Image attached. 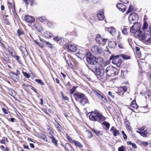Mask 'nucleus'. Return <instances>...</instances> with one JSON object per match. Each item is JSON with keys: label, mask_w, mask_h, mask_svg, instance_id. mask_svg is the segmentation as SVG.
Here are the masks:
<instances>
[{"label": "nucleus", "mask_w": 151, "mask_h": 151, "mask_svg": "<svg viewBox=\"0 0 151 151\" xmlns=\"http://www.w3.org/2000/svg\"><path fill=\"white\" fill-rule=\"evenodd\" d=\"M102 124L104 125L105 127L107 128L108 129L110 127V124L108 122L105 121Z\"/></svg>", "instance_id": "obj_30"}, {"label": "nucleus", "mask_w": 151, "mask_h": 151, "mask_svg": "<svg viewBox=\"0 0 151 151\" xmlns=\"http://www.w3.org/2000/svg\"><path fill=\"white\" fill-rule=\"evenodd\" d=\"M125 150V147L123 146H122L118 148L119 151H124Z\"/></svg>", "instance_id": "obj_41"}, {"label": "nucleus", "mask_w": 151, "mask_h": 151, "mask_svg": "<svg viewBox=\"0 0 151 151\" xmlns=\"http://www.w3.org/2000/svg\"><path fill=\"white\" fill-rule=\"evenodd\" d=\"M74 96L76 100V97L80 99H82L85 96L84 94L78 92L75 93L74 94Z\"/></svg>", "instance_id": "obj_14"}, {"label": "nucleus", "mask_w": 151, "mask_h": 151, "mask_svg": "<svg viewBox=\"0 0 151 151\" xmlns=\"http://www.w3.org/2000/svg\"><path fill=\"white\" fill-rule=\"evenodd\" d=\"M125 92L127 90V87L126 86H122L121 87Z\"/></svg>", "instance_id": "obj_51"}, {"label": "nucleus", "mask_w": 151, "mask_h": 151, "mask_svg": "<svg viewBox=\"0 0 151 151\" xmlns=\"http://www.w3.org/2000/svg\"><path fill=\"white\" fill-rule=\"evenodd\" d=\"M91 71L93 72L95 75L97 76H100V77L103 76L105 73L104 69L96 67H92L89 68Z\"/></svg>", "instance_id": "obj_4"}, {"label": "nucleus", "mask_w": 151, "mask_h": 151, "mask_svg": "<svg viewBox=\"0 0 151 151\" xmlns=\"http://www.w3.org/2000/svg\"><path fill=\"white\" fill-rule=\"evenodd\" d=\"M24 19L27 22L30 23L33 22L35 20L34 18L29 15L25 16L24 17Z\"/></svg>", "instance_id": "obj_10"}, {"label": "nucleus", "mask_w": 151, "mask_h": 151, "mask_svg": "<svg viewBox=\"0 0 151 151\" xmlns=\"http://www.w3.org/2000/svg\"><path fill=\"white\" fill-rule=\"evenodd\" d=\"M127 123L126 124V127L128 128V129H129V128L130 127V126L129 125V122L128 121V120H127Z\"/></svg>", "instance_id": "obj_50"}, {"label": "nucleus", "mask_w": 151, "mask_h": 151, "mask_svg": "<svg viewBox=\"0 0 151 151\" xmlns=\"http://www.w3.org/2000/svg\"><path fill=\"white\" fill-rule=\"evenodd\" d=\"M127 29L125 27H124L122 30V32L124 34H127Z\"/></svg>", "instance_id": "obj_47"}, {"label": "nucleus", "mask_w": 151, "mask_h": 151, "mask_svg": "<svg viewBox=\"0 0 151 151\" xmlns=\"http://www.w3.org/2000/svg\"><path fill=\"white\" fill-rule=\"evenodd\" d=\"M131 106L136 109H137L138 107V106L136 104L135 101H132L131 104Z\"/></svg>", "instance_id": "obj_26"}, {"label": "nucleus", "mask_w": 151, "mask_h": 151, "mask_svg": "<svg viewBox=\"0 0 151 151\" xmlns=\"http://www.w3.org/2000/svg\"><path fill=\"white\" fill-rule=\"evenodd\" d=\"M109 31L110 32L111 34H112L113 32H116V30L114 27H111L109 28Z\"/></svg>", "instance_id": "obj_28"}, {"label": "nucleus", "mask_w": 151, "mask_h": 151, "mask_svg": "<svg viewBox=\"0 0 151 151\" xmlns=\"http://www.w3.org/2000/svg\"><path fill=\"white\" fill-rule=\"evenodd\" d=\"M123 137L124 139L125 140H127V136L125 134H124L123 135Z\"/></svg>", "instance_id": "obj_64"}, {"label": "nucleus", "mask_w": 151, "mask_h": 151, "mask_svg": "<svg viewBox=\"0 0 151 151\" xmlns=\"http://www.w3.org/2000/svg\"><path fill=\"white\" fill-rule=\"evenodd\" d=\"M145 42L147 44H148L149 43L151 44V37L146 40H145Z\"/></svg>", "instance_id": "obj_46"}, {"label": "nucleus", "mask_w": 151, "mask_h": 151, "mask_svg": "<svg viewBox=\"0 0 151 151\" xmlns=\"http://www.w3.org/2000/svg\"><path fill=\"white\" fill-rule=\"evenodd\" d=\"M94 93L100 99L102 95H101V94H99L96 91H94Z\"/></svg>", "instance_id": "obj_40"}, {"label": "nucleus", "mask_w": 151, "mask_h": 151, "mask_svg": "<svg viewBox=\"0 0 151 151\" xmlns=\"http://www.w3.org/2000/svg\"><path fill=\"white\" fill-rule=\"evenodd\" d=\"M134 26H135L134 25H134L132 26L130 28V31L132 33H136V31H137V29H136V28L134 27Z\"/></svg>", "instance_id": "obj_27"}, {"label": "nucleus", "mask_w": 151, "mask_h": 151, "mask_svg": "<svg viewBox=\"0 0 151 151\" xmlns=\"http://www.w3.org/2000/svg\"><path fill=\"white\" fill-rule=\"evenodd\" d=\"M116 42L113 41H109L108 43L109 47L111 48H115L116 45Z\"/></svg>", "instance_id": "obj_15"}, {"label": "nucleus", "mask_w": 151, "mask_h": 151, "mask_svg": "<svg viewBox=\"0 0 151 151\" xmlns=\"http://www.w3.org/2000/svg\"><path fill=\"white\" fill-rule=\"evenodd\" d=\"M86 60L88 63L90 64L96 65V57L94 56L90 53L87 54Z\"/></svg>", "instance_id": "obj_7"}, {"label": "nucleus", "mask_w": 151, "mask_h": 151, "mask_svg": "<svg viewBox=\"0 0 151 151\" xmlns=\"http://www.w3.org/2000/svg\"><path fill=\"white\" fill-rule=\"evenodd\" d=\"M89 117L90 119L94 121H103L105 120V117L102 114L95 110L90 113Z\"/></svg>", "instance_id": "obj_1"}, {"label": "nucleus", "mask_w": 151, "mask_h": 151, "mask_svg": "<svg viewBox=\"0 0 151 151\" xmlns=\"http://www.w3.org/2000/svg\"><path fill=\"white\" fill-rule=\"evenodd\" d=\"M116 130V129L114 127L112 126L111 127V129L110 130V131L113 132L114 131H115Z\"/></svg>", "instance_id": "obj_57"}, {"label": "nucleus", "mask_w": 151, "mask_h": 151, "mask_svg": "<svg viewBox=\"0 0 151 151\" xmlns=\"http://www.w3.org/2000/svg\"><path fill=\"white\" fill-rule=\"evenodd\" d=\"M96 65H97L98 63L100 64L101 63H102L103 61V60L102 58L99 57L98 58H96Z\"/></svg>", "instance_id": "obj_21"}, {"label": "nucleus", "mask_w": 151, "mask_h": 151, "mask_svg": "<svg viewBox=\"0 0 151 151\" xmlns=\"http://www.w3.org/2000/svg\"><path fill=\"white\" fill-rule=\"evenodd\" d=\"M77 87V86H74L70 90V93L71 94H73L75 91Z\"/></svg>", "instance_id": "obj_31"}, {"label": "nucleus", "mask_w": 151, "mask_h": 151, "mask_svg": "<svg viewBox=\"0 0 151 151\" xmlns=\"http://www.w3.org/2000/svg\"><path fill=\"white\" fill-rule=\"evenodd\" d=\"M38 19L40 22H43L46 20V18L44 17H41L38 18Z\"/></svg>", "instance_id": "obj_37"}, {"label": "nucleus", "mask_w": 151, "mask_h": 151, "mask_svg": "<svg viewBox=\"0 0 151 151\" xmlns=\"http://www.w3.org/2000/svg\"><path fill=\"white\" fill-rule=\"evenodd\" d=\"M95 133L98 136L101 135V133H100V131L96 130Z\"/></svg>", "instance_id": "obj_54"}, {"label": "nucleus", "mask_w": 151, "mask_h": 151, "mask_svg": "<svg viewBox=\"0 0 151 151\" xmlns=\"http://www.w3.org/2000/svg\"><path fill=\"white\" fill-rule=\"evenodd\" d=\"M51 139H52V142L54 143L55 144L57 143V141L55 139V138L54 137H52L51 138H50Z\"/></svg>", "instance_id": "obj_45"}, {"label": "nucleus", "mask_w": 151, "mask_h": 151, "mask_svg": "<svg viewBox=\"0 0 151 151\" xmlns=\"http://www.w3.org/2000/svg\"><path fill=\"white\" fill-rule=\"evenodd\" d=\"M54 132L51 130H50L48 133V136L50 138L53 137Z\"/></svg>", "instance_id": "obj_38"}, {"label": "nucleus", "mask_w": 151, "mask_h": 151, "mask_svg": "<svg viewBox=\"0 0 151 151\" xmlns=\"http://www.w3.org/2000/svg\"><path fill=\"white\" fill-rule=\"evenodd\" d=\"M145 129V127H142L140 128H139L138 130L140 131H142L144 130Z\"/></svg>", "instance_id": "obj_58"}, {"label": "nucleus", "mask_w": 151, "mask_h": 151, "mask_svg": "<svg viewBox=\"0 0 151 151\" xmlns=\"http://www.w3.org/2000/svg\"><path fill=\"white\" fill-rule=\"evenodd\" d=\"M12 56L15 58V59L20 64L21 63V62L19 59V56L15 55V54H14V55H13Z\"/></svg>", "instance_id": "obj_29"}, {"label": "nucleus", "mask_w": 151, "mask_h": 151, "mask_svg": "<svg viewBox=\"0 0 151 151\" xmlns=\"http://www.w3.org/2000/svg\"><path fill=\"white\" fill-rule=\"evenodd\" d=\"M148 26V24L147 23V22H145L144 23L143 26L142 28V29L144 30L145 29L147 28Z\"/></svg>", "instance_id": "obj_42"}, {"label": "nucleus", "mask_w": 151, "mask_h": 151, "mask_svg": "<svg viewBox=\"0 0 151 151\" xmlns=\"http://www.w3.org/2000/svg\"><path fill=\"white\" fill-rule=\"evenodd\" d=\"M23 73L24 76L27 78H28L30 77L29 74H28L26 72H23Z\"/></svg>", "instance_id": "obj_44"}, {"label": "nucleus", "mask_w": 151, "mask_h": 151, "mask_svg": "<svg viewBox=\"0 0 151 151\" xmlns=\"http://www.w3.org/2000/svg\"><path fill=\"white\" fill-rule=\"evenodd\" d=\"M105 72L107 76L113 77L118 73L119 71L116 68L110 66L106 68Z\"/></svg>", "instance_id": "obj_2"}, {"label": "nucleus", "mask_w": 151, "mask_h": 151, "mask_svg": "<svg viewBox=\"0 0 151 151\" xmlns=\"http://www.w3.org/2000/svg\"><path fill=\"white\" fill-rule=\"evenodd\" d=\"M117 8L120 11L122 12H124L126 10V6H125L121 3H118L116 5Z\"/></svg>", "instance_id": "obj_11"}, {"label": "nucleus", "mask_w": 151, "mask_h": 151, "mask_svg": "<svg viewBox=\"0 0 151 151\" xmlns=\"http://www.w3.org/2000/svg\"><path fill=\"white\" fill-rule=\"evenodd\" d=\"M74 142L75 143L74 144H75V145L77 146L79 148H82L83 147V145L78 141H76Z\"/></svg>", "instance_id": "obj_25"}, {"label": "nucleus", "mask_w": 151, "mask_h": 151, "mask_svg": "<svg viewBox=\"0 0 151 151\" xmlns=\"http://www.w3.org/2000/svg\"><path fill=\"white\" fill-rule=\"evenodd\" d=\"M64 147L66 151H75L73 147L68 143H66Z\"/></svg>", "instance_id": "obj_16"}, {"label": "nucleus", "mask_w": 151, "mask_h": 151, "mask_svg": "<svg viewBox=\"0 0 151 151\" xmlns=\"http://www.w3.org/2000/svg\"><path fill=\"white\" fill-rule=\"evenodd\" d=\"M100 99L102 100L103 101H104L105 100L106 101V99L104 97V96L102 95L101 96V98H100Z\"/></svg>", "instance_id": "obj_61"}, {"label": "nucleus", "mask_w": 151, "mask_h": 151, "mask_svg": "<svg viewBox=\"0 0 151 151\" xmlns=\"http://www.w3.org/2000/svg\"><path fill=\"white\" fill-rule=\"evenodd\" d=\"M19 48L22 53L24 54V55H27L28 52L25 47H24L22 46H21L19 47Z\"/></svg>", "instance_id": "obj_19"}, {"label": "nucleus", "mask_w": 151, "mask_h": 151, "mask_svg": "<svg viewBox=\"0 0 151 151\" xmlns=\"http://www.w3.org/2000/svg\"><path fill=\"white\" fill-rule=\"evenodd\" d=\"M77 56L81 59H84L85 56V54L84 53H77Z\"/></svg>", "instance_id": "obj_22"}, {"label": "nucleus", "mask_w": 151, "mask_h": 151, "mask_svg": "<svg viewBox=\"0 0 151 151\" xmlns=\"http://www.w3.org/2000/svg\"><path fill=\"white\" fill-rule=\"evenodd\" d=\"M113 135L114 136H116L117 135H119V130H116L113 132Z\"/></svg>", "instance_id": "obj_36"}, {"label": "nucleus", "mask_w": 151, "mask_h": 151, "mask_svg": "<svg viewBox=\"0 0 151 151\" xmlns=\"http://www.w3.org/2000/svg\"><path fill=\"white\" fill-rule=\"evenodd\" d=\"M69 141L71 143H75V142H75L76 141L75 140H73L72 138H70L69 140Z\"/></svg>", "instance_id": "obj_59"}, {"label": "nucleus", "mask_w": 151, "mask_h": 151, "mask_svg": "<svg viewBox=\"0 0 151 151\" xmlns=\"http://www.w3.org/2000/svg\"><path fill=\"white\" fill-rule=\"evenodd\" d=\"M44 36L47 38H50L52 37V33L48 31H46L43 33Z\"/></svg>", "instance_id": "obj_18"}, {"label": "nucleus", "mask_w": 151, "mask_h": 151, "mask_svg": "<svg viewBox=\"0 0 151 151\" xmlns=\"http://www.w3.org/2000/svg\"><path fill=\"white\" fill-rule=\"evenodd\" d=\"M56 126L57 127V129L59 131H60V129L61 127V126L58 124V122H57V124L56 125Z\"/></svg>", "instance_id": "obj_43"}, {"label": "nucleus", "mask_w": 151, "mask_h": 151, "mask_svg": "<svg viewBox=\"0 0 151 151\" xmlns=\"http://www.w3.org/2000/svg\"><path fill=\"white\" fill-rule=\"evenodd\" d=\"M66 48L69 51L73 52H75L77 49L75 46L71 44H69L66 46Z\"/></svg>", "instance_id": "obj_13"}, {"label": "nucleus", "mask_w": 151, "mask_h": 151, "mask_svg": "<svg viewBox=\"0 0 151 151\" xmlns=\"http://www.w3.org/2000/svg\"><path fill=\"white\" fill-rule=\"evenodd\" d=\"M62 97H63V98L64 99H65V100H68V98L66 96H64L63 94H62Z\"/></svg>", "instance_id": "obj_55"}, {"label": "nucleus", "mask_w": 151, "mask_h": 151, "mask_svg": "<svg viewBox=\"0 0 151 151\" xmlns=\"http://www.w3.org/2000/svg\"><path fill=\"white\" fill-rule=\"evenodd\" d=\"M11 77L12 78L15 82H17L19 80V78L17 74L12 75Z\"/></svg>", "instance_id": "obj_20"}, {"label": "nucleus", "mask_w": 151, "mask_h": 151, "mask_svg": "<svg viewBox=\"0 0 151 151\" xmlns=\"http://www.w3.org/2000/svg\"><path fill=\"white\" fill-rule=\"evenodd\" d=\"M91 50L92 52L96 55L101 54L102 51L101 48L97 46H94L92 47Z\"/></svg>", "instance_id": "obj_9"}, {"label": "nucleus", "mask_w": 151, "mask_h": 151, "mask_svg": "<svg viewBox=\"0 0 151 151\" xmlns=\"http://www.w3.org/2000/svg\"><path fill=\"white\" fill-rule=\"evenodd\" d=\"M142 39L145 40L147 39V36L145 35H140V38Z\"/></svg>", "instance_id": "obj_48"}, {"label": "nucleus", "mask_w": 151, "mask_h": 151, "mask_svg": "<svg viewBox=\"0 0 151 151\" xmlns=\"http://www.w3.org/2000/svg\"><path fill=\"white\" fill-rule=\"evenodd\" d=\"M136 33L137 34V35L140 38V35H142L143 34L141 31L138 30L136 31Z\"/></svg>", "instance_id": "obj_35"}, {"label": "nucleus", "mask_w": 151, "mask_h": 151, "mask_svg": "<svg viewBox=\"0 0 151 151\" xmlns=\"http://www.w3.org/2000/svg\"><path fill=\"white\" fill-rule=\"evenodd\" d=\"M35 81L38 83L42 85H44L45 84L44 83L42 82V80H41L36 79Z\"/></svg>", "instance_id": "obj_39"}, {"label": "nucleus", "mask_w": 151, "mask_h": 151, "mask_svg": "<svg viewBox=\"0 0 151 151\" xmlns=\"http://www.w3.org/2000/svg\"><path fill=\"white\" fill-rule=\"evenodd\" d=\"M24 2H25V4L27 5H28L29 4V3L28 2V0H23Z\"/></svg>", "instance_id": "obj_62"}, {"label": "nucleus", "mask_w": 151, "mask_h": 151, "mask_svg": "<svg viewBox=\"0 0 151 151\" xmlns=\"http://www.w3.org/2000/svg\"><path fill=\"white\" fill-rule=\"evenodd\" d=\"M17 34L19 36L21 35L23 33V31L21 29H19L17 30Z\"/></svg>", "instance_id": "obj_34"}, {"label": "nucleus", "mask_w": 151, "mask_h": 151, "mask_svg": "<svg viewBox=\"0 0 151 151\" xmlns=\"http://www.w3.org/2000/svg\"><path fill=\"white\" fill-rule=\"evenodd\" d=\"M118 47L119 48H123V46L122 44L119 43L118 45Z\"/></svg>", "instance_id": "obj_60"}, {"label": "nucleus", "mask_w": 151, "mask_h": 151, "mask_svg": "<svg viewBox=\"0 0 151 151\" xmlns=\"http://www.w3.org/2000/svg\"><path fill=\"white\" fill-rule=\"evenodd\" d=\"M119 55L114 56H111L110 58V60H112L113 64L116 65L118 67H119L122 63V61Z\"/></svg>", "instance_id": "obj_6"}, {"label": "nucleus", "mask_w": 151, "mask_h": 151, "mask_svg": "<svg viewBox=\"0 0 151 151\" xmlns=\"http://www.w3.org/2000/svg\"><path fill=\"white\" fill-rule=\"evenodd\" d=\"M96 40L99 44H104L107 42V39L103 38L100 35H97Z\"/></svg>", "instance_id": "obj_8"}, {"label": "nucleus", "mask_w": 151, "mask_h": 151, "mask_svg": "<svg viewBox=\"0 0 151 151\" xmlns=\"http://www.w3.org/2000/svg\"><path fill=\"white\" fill-rule=\"evenodd\" d=\"M91 71L93 72L95 75L97 76H100V77L103 76L105 73L104 69L96 67H92L89 68Z\"/></svg>", "instance_id": "obj_5"}, {"label": "nucleus", "mask_w": 151, "mask_h": 151, "mask_svg": "<svg viewBox=\"0 0 151 151\" xmlns=\"http://www.w3.org/2000/svg\"><path fill=\"white\" fill-rule=\"evenodd\" d=\"M144 132L145 133V134L146 135V137L149 134L147 130H145L144 131Z\"/></svg>", "instance_id": "obj_63"}, {"label": "nucleus", "mask_w": 151, "mask_h": 151, "mask_svg": "<svg viewBox=\"0 0 151 151\" xmlns=\"http://www.w3.org/2000/svg\"><path fill=\"white\" fill-rule=\"evenodd\" d=\"M108 94L112 98H114V96L112 95V93L111 92H110V91L109 92H108Z\"/></svg>", "instance_id": "obj_53"}, {"label": "nucleus", "mask_w": 151, "mask_h": 151, "mask_svg": "<svg viewBox=\"0 0 151 151\" xmlns=\"http://www.w3.org/2000/svg\"><path fill=\"white\" fill-rule=\"evenodd\" d=\"M8 50L9 53L12 56L14 54L13 52V49L11 47H8Z\"/></svg>", "instance_id": "obj_23"}, {"label": "nucleus", "mask_w": 151, "mask_h": 151, "mask_svg": "<svg viewBox=\"0 0 151 151\" xmlns=\"http://www.w3.org/2000/svg\"><path fill=\"white\" fill-rule=\"evenodd\" d=\"M86 132L88 133V137L89 138H91L93 136V135L91 132L88 130H86Z\"/></svg>", "instance_id": "obj_32"}, {"label": "nucleus", "mask_w": 151, "mask_h": 151, "mask_svg": "<svg viewBox=\"0 0 151 151\" xmlns=\"http://www.w3.org/2000/svg\"><path fill=\"white\" fill-rule=\"evenodd\" d=\"M44 43L48 47L52 48V44L49 42L46 41H44Z\"/></svg>", "instance_id": "obj_33"}, {"label": "nucleus", "mask_w": 151, "mask_h": 151, "mask_svg": "<svg viewBox=\"0 0 151 151\" xmlns=\"http://www.w3.org/2000/svg\"><path fill=\"white\" fill-rule=\"evenodd\" d=\"M119 56L120 57H122L125 60L129 59L130 58V56L124 54H121L119 55Z\"/></svg>", "instance_id": "obj_24"}, {"label": "nucleus", "mask_w": 151, "mask_h": 151, "mask_svg": "<svg viewBox=\"0 0 151 151\" xmlns=\"http://www.w3.org/2000/svg\"><path fill=\"white\" fill-rule=\"evenodd\" d=\"M2 109L3 110V112L5 114H8V113L7 112V110H6V109H4V108H2Z\"/></svg>", "instance_id": "obj_52"}, {"label": "nucleus", "mask_w": 151, "mask_h": 151, "mask_svg": "<svg viewBox=\"0 0 151 151\" xmlns=\"http://www.w3.org/2000/svg\"><path fill=\"white\" fill-rule=\"evenodd\" d=\"M138 19V16L137 14L133 13L131 14L129 16V19L130 23L131 24H134V25L136 27L137 25L139 27L140 26V24L139 23L136 22Z\"/></svg>", "instance_id": "obj_3"}, {"label": "nucleus", "mask_w": 151, "mask_h": 151, "mask_svg": "<svg viewBox=\"0 0 151 151\" xmlns=\"http://www.w3.org/2000/svg\"><path fill=\"white\" fill-rule=\"evenodd\" d=\"M132 5L129 6V8L128 10V11L127 12V14H128L129 12H131L132 10L133 9H132Z\"/></svg>", "instance_id": "obj_49"}, {"label": "nucleus", "mask_w": 151, "mask_h": 151, "mask_svg": "<svg viewBox=\"0 0 151 151\" xmlns=\"http://www.w3.org/2000/svg\"><path fill=\"white\" fill-rule=\"evenodd\" d=\"M80 103L81 105L84 106L86 104L88 103V101L87 97L85 96L81 100Z\"/></svg>", "instance_id": "obj_17"}, {"label": "nucleus", "mask_w": 151, "mask_h": 151, "mask_svg": "<svg viewBox=\"0 0 151 151\" xmlns=\"http://www.w3.org/2000/svg\"><path fill=\"white\" fill-rule=\"evenodd\" d=\"M140 133H141L140 135L142 136L143 137H146V134H145V133H144V132H141Z\"/></svg>", "instance_id": "obj_56"}, {"label": "nucleus", "mask_w": 151, "mask_h": 151, "mask_svg": "<svg viewBox=\"0 0 151 151\" xmlns=\"http://www.w3.org/2000/svg\"><path fill=\"white\" fill-rule=\"evenodd\" d=\"M97 18L99 20L101 21L104 18V15L103 11V10H100L97 14Z\"/></svg>", "instance_id": "obj_12"}]
</instances>
